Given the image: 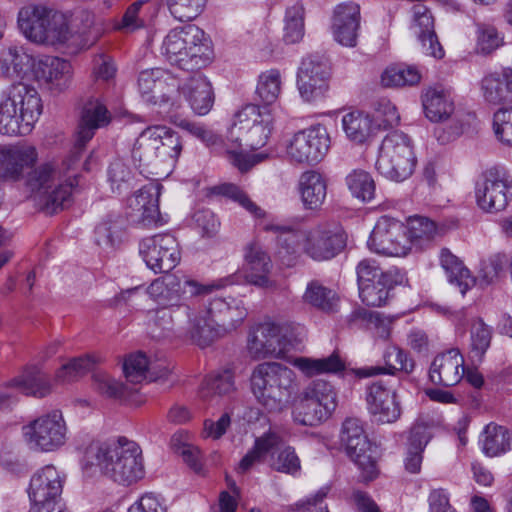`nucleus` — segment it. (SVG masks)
<instances>
[{"mask_svg":"<svg viewBox=\"0 0 512 512\" xmlns=\"http://www.w3.org/2000/svg\"><path fill=\"white\" fill-rule=\"evenodd\" d=\"M70 158V151L62 160H52L27 172L25 184L32 192L41 194L42 210L55 214L69 207L73 202V193L78 186V168L80 161L72 167L65 163Z\"/></svg>","mask_w":512,"mask_h":512,"instance_id":"nucleus-1","label":"nucleus"},{"mask_svg":"<svg viewBox=\"0 0 512 512\" xmlns=\"http://www.w3.org/2000/svg\"><path fill=\"white\" fill-rule=\"evenodd\" d=\"M85 459L87 465L98 467L102 473L123 485H130L144 476L141 448L124 437L109 444L90 445Z\"/></svg>","mask_w":512,"mask_h":512,"instance_id":"nucleus-2","label":"nucleus"},{"mask_svg":"<svg viewBox=\"0 0 512 512\" xmlns=\"http://www.w3.org/2000/svg\"><path fill=\"white\" fill-rule=\"evenodd\" d=\"M251 391L257 402L270 413L288 407L296 389L294 371L278 362L258 364L250 376Z\"/></svg>","mask_w":512,"mask_h":512,"instance_id":"nucleus-3","label":"nucleus"},{"mask_svg":"<svg viewBox=\"0 0 512 512\" xmlns=\"http://www.w3.org/2000/svg\"><path fill=\"white\" fill-rule=\"evenodd\" d=\"M182 147L176 132L165 126H152L140 133L133 145L131 157L141 173L157 175L163 166L176 162Z\"/></svg>","mask_w":512,"mask_h":512,"instance_id":"nucleus-4","label":"nucleus"},{"mask_svg":"<svg viewBox=\"0 0 512 512\" xmlns=\"http://www.w3.org/2000/svg\"><path fill=\"white\" fill-rule=\"evenodd\" d=\"M42 108L41 98L34 87L22 82L11 85L0 101V133H28L42 113Z\"/></svg>","mask_w":512,"mask_h":512,"instance_id":"nucleus-5","label":"nucleus"},{"mask_svg":"<svg viewBox=\"0 0 512 512\" xmlns=\"http://www.w3.org/2000/svg\"><path fill=\"white\" fill-rule=\"evenodd\" d=\"M161 49L172 65L185 71L200 70L211 60V50L204 39V31L196 25L170 30Z\"/></svg>","mask_w":512,"mask_h":512,"instance_id":"nucleus-6","label":"nucleus"},{"mask_svg":"<svg viewBox=\"0 0 512 512\" xmlns=\"http://www.w3.org/2000/svg\"><path fill=\"white\" fill-rule=\"evenodd\" d=\"M18 24L25 37L38 44L65 45L73 37L67 17L45 6L21 9Z\"/></svg>","mask_w":512,"mask_h":512,"instance_id":"nucleus-7","label":"nucleus"},{"mask_svg":"<svg viewBox=\"0 0 512 512\" xmlns=\"http://www.w3.org/2000/svg\"><path fill=\"white\" fill-rule=\"evenodd\" d=\"M247 316L248 310L242 298L213 299L205 314L198 312L200 348L208 347L218 338L236 330Z\"/></svg>","mask_w":512,"mask_h":512,"instance_id":"nucleus-8","label":"nucleus"},{"mask_svg":"<svg viewBox=\"0 0 512 512\" xmlns=\"http://www.w3.org/2000/svg\"><path fill=\"white\" fill-rule=\"evenodd\" d=\"M359 297L371 307H381L387 304L390 292L406 281V274L396 267L386 271L373 259H364L356 267Z\"/></svg>","mask_w":512,"mask_h":512,"instance_id":"nucleus-9","label":"nucleus"},{"mask_svg":"<svg viewBox=\"0 0 512 512\" xmlns=\"http://www.w3.org/2000/svg\"><path fill=\"white\" fill-rule=\"evenodd\" d=\"M150 333L153 338H165L174 335L190 340L200 347L198 312L190 305L160 307L147 313Z\"/></svg>","mask_w":512,"mask_h":512,"instance_id":"nucleus-10","label":"nucleus"},{"mask_svg":"<svg viewBox=\"0 0 512 512\" xmlns=\"http://www.w3.org/2000/svg\"><path fill=\"white\" fill-rule=\"evenodd\" d=\"M416 166L413 145L400 131L389 133L382 141L376 169L386 178L400 182L412 175Z\"/></svg>","mask_w":512,"mask_h":512,"instance_id":"nucleus-11","label":"nucleus"},{"mask_svg":"<svg viewBox=\"0 0 512 512\" xmlns=\"http://www.w3.org/2000/svg\"><path fill=\"white\" fill-rule=\"evenodd\" d=\"M273 118L270 110H263L256 104L246 105L236 114V120L230 128L227 140L237 147L245 146L251 150L262 148L272 131Z\"/></svg>","mask_w":512,"mask_h":512,"instance_id":"nucleus-12","label":"nucleus"},{"mask_svg":"<svg viewBox=\"0 0 512 512\" xmlns=\"http://www.w3.org/2000/svg\"><path fill=\"white\" fill-rule=\"evenodd\" d=\"M341 443L360 470L359 481L368 483L378 476L376 449L372 447L358 418H347L340 434Z\"/></svg>","mask_w":512,"mask_h":512,"instance_id":"nucleus-13","label":"nucleus"},{"mask_svg":"<svg viewBox=\"0 0 512 512\" xmlns=\"http://www.w3.org/2000/svg\"><path fill=\"white\" fill-rule=\"evenodd\" d=\"M29 447L40 452H54L68 439V428L60 410L45 413L23 427Z\"/></svg>","mask_w":512,"mask_h":512,"instance_id":"nucleus-14","label":"nucleus"},{"mask_svg":"<svg viewBox=\"0 0 512 512\" xmlns=\"http://www.w3.org/2000/svg\"><path fill=\"white\" fill-rule=\"evenodd\" d=\"M512 177L503 167H491L482 174L476 185V201L478 206L490 213L503 211L512 194Z\"/></svg>","mask_w":512,"mask_h":512,"instance_id":"nucleus-15","label":"nucleus"},{"mask_svg":"<svg viewBox=\"0 0 512 512\" xmlns=\"http://www.w3.org/2000/svg\"><path fill=\"white\" fill-rule=\"evenodd\" d=\"M139 253L147 267L155 273H168L180 261V250L176 238L168 233L142 239Z\"/></svg>","mask_w":512,"mask_h":512,"instance_id":"nucleus-16","label":"nucleus"},{"mask_svg":"<svg viewBox=\"0 0 512 512\" xmlns=\"http://www.w3.org/2000/svg\"><path fill=\"white\" fill-rule=\"evenodd\" d=\"M209 288L193 280L181 281L174 274H168L155 279L147 288L149 296L161 307L188 305L183 302L186 295L197 296L206 294Z\"/></svg>","mask_w":512,"mask_h":512,"instance_id":"nucleus-17","label":"nucleus"},{"mask_svg":"<svg viewBox=\"0 0 512 512\" xmlns=\"http://www.w3.org/2000/svg\"><path fill=\"white\" fill-rule=\"evenodd\" d=\"M403 223L388 216L377 221L368 240L370 250L388 256H405L410 251Z\"/></svg>","mask_w":512,"mask_h":512,"instance_id":"nucleus-18","label":"nucleus"},{"mask_svg":"<svg viewBox=\"0 0 512 512\" xmlns=\"http://www.w3.org/2000/svg\"><path fill=\"white\" fill-rule=\"evenodd\" d=\"M346 246V234L335 223H324L311 229L303 244L304 252L316 261L329 260Z\"/></svg>","mask_w":512,"mask_h":512,"instance_id":"nucleus-19","label":"nucleus"},{"mask_svg":"<svg viewBox=\"0 0 512 512\" xmlns=\"http://www.w3.org/2000/svg\"><path fill=\"white\" fill-rule=\"evenodd\" d=\"M330 137L322 125L312 126L297 132L291 140L287 153L298 163H318L327 154Z\"/></svg>","mask_w":512,"mask_h":512,"instance_id":"nucleus-20","label":"nucleus"},{"mask_svg":"<svg viewBox=\"0 0 512 512\" xmlns=\"http://www.w3.org/2000/svg\"><path fill=\"white\" fill-rule=\"evenodd\" d=\"M330 66L318 56L303 59L297 74V86L305 101H314L325 95L329 88Z\"/></svg>","mask_w":512,"mask_h":512,"instance_id":"nucleus-21","label":"nucleus"},{"mask_svg":"<svg viewBox=\"0 0 512 512\" xmlns=\"http://www.w3.org/2000/svg\"><path fill=\"white\" fill-rule=\"evenodd\" d=\"M109 122V112L99 99H91L84 105L77 136L70 150V158L65 162L69 167H72L70 160L75 164L77 160L82 159L85 146L93 138L95 131Z\"/></svg>","mask_w":512,"mask_h":512,"instance_id":"nucleus-22","label":"nucleus"},{"mask_svg":"<svg viewBox=\"0 0 512 512\" xmlns=\"http://www.w3.org/2000/svg\"><path fill=\"white\" fill-rule=\"evenodd\" d=\"M159 185L149 184L128 198L126 221L134 225L150 227L160 223Z\"/></svg>","mask_w":512,"mask_h":512,"instance_id":"nucleus-23","label":"nucleus"},{"mask_svg":"<svg viewBox=\"0 0 512 512\" xmlns=\"http://www.w3.org/2000/svg\"><path fill=\"white\" fill-rule=\"evenodd\" d=\"M366 401L369 413L379 423H394L401 416L402 408L396 391L388 389L382 381L368 386Z\"/></svg>","mask_w":512,"mask_h":512,"instance_id":"nucleus-24","label":"nucleus"},{"mask_svg":"<svg viewBox=\"0 0 512 512\" xmlns=\"http://www.w3.org/2000/svg\"><path fill=\"white\" fill-rule=\"evenodd\" d=\"M37 160V151L31 145L0 147V178L18 181L30 170Z\"/></svg>","mask_w":512,"mask_h":512,"instance_id":"nucleus-25","label":"nucleus"},{"mask_svg":"<svg viewBox=\"0 0 512 512\" xmlns=\"http://www.w3.org/2000/svg\"><path fill=\"white\" fill-rule=\"evenodd\" d=\"M250 353L257 358L279 357L285 352L282 326L272 321L257 325L248 341Z\"/></svg>","mask_w":512,"mask_h":512,"instance_id":"nucleus-26","label":"nucleus"},{"mask_svg":"<svg viewBox=\"0 0 512 512\" xmlns=\"http://www.w3.org/2000/svg\"><path fill=\"white\" fill-rule=\"evenodd\" d=\"M63 478L53 465L38 470L31 478L28 495L33 505L62 502Z\"/></svg>","mask_w":512,"mask_h":512,"instance_id":"nucleus-27","label":"nucleus"},{"mask_svg":"<svg viewBox=\"0 0 512 512\" xmlns=\"http://www.w3.org/2000/svg\"><path fill=\"white\" fill-rule=\"evenodd\" d=\"M464 373V358L458 349L452 348L434 358L429 378L436 385L450 387L458 384Z\"/></svg>","mask_w":512,"mask_h":512,"instance_id":"nucleus-28","label":"nucleus"},{"mask_svg":"<svg viewBox=\"0 0 512 512\" xmlns=\"http://www.w3.org/2000/svg\"><path fill=\"white\" fill-rule=\"evenodd\" d=\"M36 80L50 90L62 91L70 81L72 66L70 62L56 56H44L33 63Z\"/></svg>","mask_w":512,"mask_h":512,"instance_id":"nucleus-29","label":"nucleus"},{"mask_svg":"<svg viewBox=\"0 0 512 512\" xmlns=\"http://www.w3.org/2000/svg\"><path fill=\"white\" fill-rule=\"evenodd\" d=\"M245 260L247 264L245 279L248 283L264 289L276 288V282L270 277L272 261L259 244L248 245Z\"/></svg>","mask_w":512,"mask_h":512,"instance_id":"nucleus-30","label":"nucleus"},{"mask_svg":"<svg viewBox=\"0 0 512 512\" xmlns=\"http://www.w3.org/2000/svg\"><path fill=\"white\" fill-rule=\"evenodd\" d=\"M384 366H369L355 369V375L359 378L373 377L379 374L395 375L397 371L411 373L414 370V361L408 354L395 345H389L383 354Z\"/></svg>","mask_w":512,"mask_h":512,"instance_id":"nucleus-31","label":"nucleus"},{"mask_svg":"<svg viewBox=\"0 0 512 512\" xmlns=\"http://www.w3.org/2000/svg\"><path fill=\"white\" fill-rule=\"evenodd\" d=\"M179 91L198 115L207 114L212 108L214 97L209 81L200 74H194L179 86Z\"/></svg>","mask_w":512,"mask_h":512,"instance_id":"nucleus-32","label":"nucleus"},{"mask_svg":"<svg viewBox=\"0 0 512 512\" xmlns=\"http://www.w3.org/2000/svg\"><path fill=\"white\" fill-rule=\"evenodd\" d=\"M263 230L277 234L278 254L283 263L293 266L300 255L302 241H305L303 233L290 226L269 223Z\"/></svg>","mask_w":512,"mask_h":512,"instance_id":"nucleus-33","label":"nucleus"},{"mask_svg":"<svg viewBox=\"0 0 512 512\" xmlns=\"http://www.w3.org/2000/svg\"><path fill=\"white\" fill-rule=\"evenodd\" d=\"M484 99L491 104L512 103V69L485 76L481 82Z\"/></svg>","mask_w":512,"mask_h":512,"instance_id":"nucleus-34","label":"nucleus"},{"mask_svg":"<svg viewBox=\"0 0 512 512\" xmlns=\"http://www.w3.org/2000/svg\"><path fill=\"white\" fill-rule=\"evenodd\" d=\"M125 220L119 214H108L95 228V241L106 251L117 249L124 240Z\"/></svg>","mask_w":512,"mask_h":512,"instance_id":"nucleus-35","label":"nucleus"},{"mask_svg":"<svg viewBox=\"0 0 512 512\" xmlns=\"http://www.w3.org/2000/svg\"><path fill=\"white\" fill-rule=\"evenodd\" d=\"M299 191L305 208L317 210L326 199L327 182L319 172L306 171L300 176Z\"/></svg>","mask_w":512,"mask_h":512,"instance_id":"nucleus-36","label":"nucleus"},{"mask_svg":"<svg viewBox=\"0 0 512 512\" xmlns=\"http://www.w3.org/2000/svg\"><path fill=\"white\" fill-rule=\"evenodd\" d=\"M423 108L426 117L432 122H441L450 118L454 112V103L448 91L430 88L423 95Z\"/></svg>","mask_w":512,"mask_h":512,"instance_id":"nucleus-37","label":"nucleus"},{"mask_svg":"<svg viewBox=\"0 0 512 512\" xmlns=\"http://www.w3.org/2000/svg\"><path fill=\"white\" fill-rule=\"evenodd\" d=\"M10 386L37 398L47 396L52 390L48 376L35 366L26 368L21 375L12 379Z\"/></svg>","mask_w":512,"mask_h":512,"instance_id":"nucleus-38","label":"nucleus"},{"mask_svg":"<svg viewBox=\"0 0 512 512\" xmlns=\"http://www.w3.org/2000/svg\"><path fill=\"white\" fill-rule=\"evenodd\" d=\"M440 263L448 276L449 282L455 284L462 295L475 285L476 279L464 267L462 261L452 254L449 249L443 248L441 250Z\"/></svg>","mask_w":512,"mask_h":512,"instance_id":"nucleus-39","label":"nucleus"},{"mask_svg":"<svg viewBox=\"0 0 512 512\" xmlns=\"http://www.w3.org/2000/svg\"><path fill=\"white\" fill-rule=\"evenodd\" d=\"M292 363L307 377L323 373L338 374L345 370V362L337 352H333L326 358L319 359L297 357Z\"/></svg>","mask_w":512,"mask_h":512,"instance_id":"nucleus-40","label":"nucleus"},{"mask_svg":"<svg viewBox=\"0 0 512 512\" xmlns=\"http://www.w3.org/2000/svg\"><path fill=\"white\" fill-rule=\"evenodd\" d=\"M236 390L234 373L224 369L208 376L202 383L199 396L204 401H212L216 397L229 395Z\"/></svg>","mask_w":512,"mask_h":512,"instance_id":"nucleus-41","label":"nucleus"},{"mask_svg":"<svg viewBox=\"0 0 512 512\" xmlns=\"http://www.w3.org/2000/svg\"><path fill=\"white\" fill-rule=\"evenodd\" d=\"M333 412L327 411L321 403L307 397L302 398L293 409L292 416L295 423L303 426H316L326 421Z\"/></svg>","mask_w":512,"mask_h":512,"instance_id":"nucleus-42","label":"nucleus"},{"mask_svg":"<svg viewBox=\"0 0 512 512\" xmlns=\"http://www.w3.org/2000/svg\"><path fill=\"white\" fill-rule=\"evenodd\" d=\"M405 228L410 248L415 246L420 250L427 247L438 232L435 222L422 216L410 217Z\"/></svg>","mask_w":512,"mask_h":512,"instance_id":"nucleus-43","label":"nucleus"},{"mask_svg":"<svg viewBox=\"0 0 512 512\" xmlns=\"http://www.w3.org/2000/svg\"><path fill=\"white\" fill-rule=\"evenodd\" d=\"M302 299L304 303L325 313L336 311L339 300L333 290L317 280H312L307 284Z\"/></svg>","mask_w":512,"mask_h":512,"instance_id":"nucleus-44","label":"nucleus"},{"mask_svg":"<svg viewBox=\"0 0 512 512\" xmlns=\"http://www.w3.org/2000/svg\"><path fill=\"white\" fill-rule=\"evenodd\" d=\"M32 61V57L22 47L3 48L0 50V76H17L32 66Z\"/></svg>","mask_w":512,"mask_h":512,"instance_id":"nucleus-45","label":"nucleus"},{"mask_svg":"<svg viewBox=\"0 0 512 512\" xmlns=\"http://www.w3.org/2000/svg\"><path fill=\"white\" fill-rule=\"evenodd\" d=\"M342 125L347 137L356 143H363L374 129L373 119L369 114L361 111L344 115Z\"/></svg>","mask_w":512,"mask_h":512,"instance_id":"nucleus-46","label":"nucleus"},{"mask_svg":"<svg viewBox=\"0 0 512 512\" xmlns=\"http://www.w3.org/2000/svg\"><path fill=\"white\" fill-rule=\"evenodd\" d=\"M482 450L488 456H497L511 446V436L507 428L490 423L482 433Z\"/></svg>","mask_w":512,"mask_h":512,"instance_id":"nucleus-47","label":"nucleus"},{"mask_svg":"<svg viewBox=\"0 0 512 512\" xmlns=\"http://www.w3.org/2000/svg\"><path fill=\"white\" fill-rule=\"evenodd\" d=\"M98 362L99 358L90 354L73 358L56 372L55 379L61 383L75 381L91 371Z\"/></svg>","mask_w":512,"mask_h":512,"instance_id":"nucleus-48","label":"nucleus"},{"mask_svg":"<svg viewBox=\"0 0 512 512\" xmlns=\"http://www.w3.org/2000/svg\"><path fill=\"white\" fill-rule=\"evenodd\" d=\"M93 24L94 14L92 12L87 10L78 11L69 23V29L73 37L65 44L67 48L78 50L88 46L85 35L92 28Z\"/></svg>","mask_w":512,"mask_h":512,"instance_id":"nucleus-49","label":"nucleus"},{"mask_svg":"<svg viewBox=\"0 0 512 512\" xmlns=\"http://www.w3.org/2000/svg\"><path fill=\"white\" fill-rule=\"evenodd\" d=\"M420 80L421 74L414 66H392L381 75V83L385 87L413 86Z\"/></svg>","mask_w":512,"mask_h":512,"instance_id":"nucleus-50","label":"nucleus"},{"mask_svg":"<svg viewBox=\"0 0 512 512\" xmlns=\"http://www.w3.org/2000/svg\"><path fill=\"white\" fill-rule=\"evenodd\" d=\"M346 184L352 195L364 202L374 198L375 182L364 170H354L346 177Z\"/></svg>","mask_w":512,"mask_h":512,"instance_id":"nucleus-51","label":"nucleus"},{"mask_svg":"<svg viewBox=\"0 0 512 512\" xmlns=\"http://www.w3.org/2000/svg\"><path fill=\"white\" fill-rule=\"evenodd\" d=\"M281 91V75L277 69L260 74L256 94L265 105L276 101Z\"/></svg>","mask_w":512,"mask_h":512,"instance_id":"nucleus-52","label":"nucleus"},{"mask_svg":"<svg viewBox=\"0 0 512 512\" xmlns=\"http://www.w3.org/2000/svg\"><path fill=\"white\" fill-rule=\"evenodd\" d=\"M207 0H166L172 17L180 22L195 20L204 11Z\"/></svg>","mask_w":512,"mask_h":512,"instance_id":"nucleus-53","label":"nucleus"},{"mask_svg":"<svg viewBox=\"0 0 512 512\" xmlns=\"http://www.w3.org/2000/svg\"><path fill=\"white\" fill-rule=\"evenodd\" d=\"M284 29V39L287 43H296L302 39L304 35V8L302 5L295 4L287 8Z\"/></svg>","mask_w":512,"mask_h":512,"instance_id":"nucleus-54","label":"nucleus"},{"mask_svg":"<svg viewBox=\"0 0 512 512\" xmlns=\"http://www.w3.org/2000/svg\"><path fill=\"white\" fill-rule=\"evenodd\" d=\"M307 397L322 404L327 411L334 412L337 407V393L334 387L322 379L313 381L303 392Z\"/></svg>","mask_w":512,"mask_h":512,"instance_id":"nucleus-55","label":"nucleus"},{"mask_svg":"<svg viewBox=\"0 0 512 512\" xmlns=\"http://www.w3.org/2000/svg\"><path fill=\"white\" fill-rule=\"evenodd\" d=\"M492 330L482 319H479L471 328V357L481 361L490 347Z\"/></svg>","mask_w":512,"mask_h":512,"instance_id":"nucleus-56","label":"nucleus"},{"mask_svg":"<svg viewBox=\"0 0 512 512\" xmlns=\"http://www.w3.org/2000/svg\"><path fill=\"white\" fill-rule=\"evenodd\" d=\"M149 355L142 351L131 353L123 363L125 377L132 383H140L147 379Z\"/></svg>","mask_w":512,"mask_h":512,"instance_id":"nucleus-57","label":"nucleus"},{"mask_svg":"<svg viewBox=\"0 0 512 512\" xmlns=\"http://www.w3.org/2000/svg\"><path fill=\"white\" fill-rule=\"evenodd\" d=\"M270 467L280 473L295 475L300 471L301 463L295 449L291 446H286L272 453Z\"/></svg>","mask_w":512,"mask_h":512,"instance_id":"nucleus-58","label":"nucleus"},{"mask_svg":"<svg viewBox=\"0 0 512 512\" xmlns=\"http://www.w3.org/2000/svg\"><path fill=\"white\" fill-rule=\"evenodd\" d=\"M212 192L214 194L222 195L238 202L242 207H244L246 210H248L256 217L264 216V211L254 202H252L251 199L243 190H241L238 186L234 184L224 183L221 185L214 186L212 188Z\"/></svg>","mask_w":512,"mask_h":512,"instance_id":"nucleus-59","label":"nucleus"},{"mask_svg":"<svg viewBox=\"0 0 512 512\" xmlns=\"http://www.w3.org/2000/svg\"><path fill=\"white\" fill-rule=\"evenodd\" d=\"M93 385L103 396L111 399H123L127 394V387L104 372L93 374Z\"/></svg>","mask_w":512,"mask_h":512,"instance_id":"nucleus-60","label":"nucleus"},{"mask_svg":"<svg viewBox=\"0 0 512 512\" xmlns=\"http://www.w3.org/2000/svg\"><path fill=\"white\" fill-rule=\"evenodd\" d=\"M132 179V170L123 159L116 158L110 163L108 167V180L113 191L121 193L123 190H126Z\"/></svg>","mask_w":512,"mask_h":512,"instance_id":"nucleus-61","label":"nucleus"},{"mask_svg":"<svg viewBox=\"0 0 512 512\" xmlns=\"http://www.w3.org/2000/svg\"><path fill=\"white\" fill-rule=\"evenodd\" d=\"M493 129L501 143L512 146V107L500 108L494 113Z\"/></svg>","mask_w":512,"mask_h":512,"instance_id":"nucleus-62","label":"nucleus"},{"mask_svg":"<svg viewBox=\"0 0 512 512\" xmlns=\"http://www.w3.org/2000/svg\"><path fill=\"white\" fill-rule=\"evenodd\" d=\"M477 52L488 55L503 44L497 29L491 25H477Z\"/></svg>","mask_w":512,"mask_h":512,"instance_id":"nucleus-63","label":"nucleus"},{"mask_svg":"<svg viewBox=\"0 0 512 512\" xmlns=\"http://www.w3.org/2000/svg\"><path fill=\"white\" fill-rule=\"evenodd\" d=\"M414 35L417 39L423 38L433 32L434 18L430 10L422 4L414 5L413 7V23L411 26Z\"/></svg>","mask_w":512,"mask_h":512,"instance_id":"nucleus-64","label":"nucleus"}]
</instances>
